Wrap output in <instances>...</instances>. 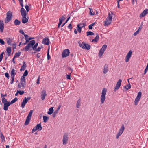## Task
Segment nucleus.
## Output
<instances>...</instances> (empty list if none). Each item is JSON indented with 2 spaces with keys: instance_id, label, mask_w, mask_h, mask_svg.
<instances>
[{
  "instance_id": "nucleus-1",
  "label": "nucleus",
  "mask_w": 148,
  "mask_h": 148,
  "mask_svg": "<svg viewBox=\"0 0 148 148\" xmlns=\"http://www.w3.org/2000/svg\"><path fill=\"white\" fill-rule=\"evenodd\" d=\"M26 86V82L25 80V77H21L20 79V83L18 84V88L20 90H22Z\"/></svg>"
},
{
  "instance_id": "nucleus-2",
  "label": "nucleus",
  "mask_w": 148,
  "mask_h": 148,
  "mask_svg": "<svg viewBox=\"0 0 148 148\" xmlns=\"http://www.w3.org/2000/svg\"><path fill=\"white\" fill-rule=\"evenodd\" d=\"M13 17L12 13L10 11H8L6 13V17L4 20L5 23H9L12 19Z\"/></svg>"
},
{
  "instance_id": "nucleus-3",
  "label": "nucleus",
  "mask_w": 148,
  "mask_h": 148,
  "mask_svg": "<svg viewBox=\"0 0 148 148\" xmlns=\"http://www.w3.org/2000/svg\"><path fill=\"white\" fill-rule=\"evenodd\" d=\"M106 89L105 88H103L102 90L101 95L100 98V101L101 104L103 103L105 100V95L106 93Z\"/></svg>"
},
{
  "instance_id": "nucleus-4",
  "label": "nucleus",
  "mask_w": 148,
  "mask_h": 148,
  "mask_svg": "<svg viewBox=\"0 0 148 148\" xmlns=\"http://www.w3.org/2000/svg\"><path fill=\"white\" fill-rule=\"evenodd\" d=\"M112 19V16L111 15L110 13H108V15L106 20L104 21V25L108 26L110 24Z\"/></svg>"
},
{
  "instance_id": "nucleus-5",
  "label": "nucleus",
  "mask_w": 148,
  "mask_h": 148,
  "mask_svg": "<svg viewBox=\"0 0 148 148\" xmlns=\"http://www.w3.org/2000/svg\"><path fill=\"white\" fill-rule=\"evenodd\" d=\"M35 43V41L34 40L30 41L29 43L23 49V50L25 51H28L29 49L31 47H32V46H33Z\"/></svg>"
},
{
  "instance_id": "nucleus-6",
  "label": "nucleus",
  "mask_w": 148,
  "mask_h": 148,
  "mask_svg": "<svg viewBox=\"0 0 148 148\" xmlns=\"http://www.w3.org/2000/svg\"><path fill=\"white\" fill-rule=\"evenodd\" d=\"M32 113L33 111L32 110H31L26 119L25 122V125H27L29 123Z\"/></svg>"
},
{
  "instance_id": "nucleus-7",
  "label": "nucleus",
  "mask_w": 148,
  "mask_h": 148,
  "mask_svg": "<svg viewBox=\"0 0 148 148\" xmlns=\"http://www.w3.org/2000/svg\"><path fill=\"white\" fill-rule=\"evenodd\" d=\"M142 93L141 92H139L138 93V95L135 98L134 101V104L136 106L138 105V102L139 101L141 97Z\"/></svg>"
},
{
  "instance_id": "nucleus-8",
  "label": "nucleus",
  "mask_w": 148,
  "mask_h": 148,
  "mask_svg": "<svg viewBox=\"0 0 148 148\" xmlns=\"http://www.w3.org/2000/svg\"><path fill=\"white\" fill-rule=\"evenodd\" d=\"M124 130V125H122L121 128L119 129L118 133L116 135V138L117 139H118L119 138V136L121 135V134L123 133Z\"/></svg>"
},
{
  "instance_id": "nucleus-9",
  "label": "nucleus",
  "mask_w": 148,
  "mask_h": 148,
  "mask_svg": "<svg viewBox=\"0 0 148 148\" xmlns=\"http://www.w3.org/2000/svg\"><path fill=\"white\" fill-rule=\"evenodd\" d=\"M70 53L69 50L68 49H66L63 50L62 53V58L66 57L69 56Z\"/></svg>"
},
{
  "instance_id": "nucleus-10",
  "label": "nucleus",
  "mask_w": 148,
  "mask_h": 148,
  "mask_svg": "<svg viewBox=\"0 0 148 148\" xmlns=\"http://www.w3.org/2000/svg\"><path fill=\"white\" fill-rule=\"evenodd\" d=\"M15 70L14 69L12 70L11 72V77L12 79L10 84H13L14 80L15 75L16 74V73L15 72Z\"/></svg>"
},
{
  "instance_id": "nucleus-11",
  "label": "nucleus",
  "mask_w": 148,
  "mask_h": 148,
  "mask_svg": "<svg viewBox=\"0 0 148 148\" xmlns=\"http://www.w3.org/2000/svg\"><path fill=\"white\" fill-rule=\"evenodd\" d=\"M68 139V137L67 134H64L62 140L63 145H66L67 143Z\"/></svg>"
},
{
  "instance_id": "nucleus-12",
  "label": "nucleus",
  "mask_w": 148,
  "mask_h": 148,
  "mask_svg": "<svg viewBox=\"0 0 148 148\" xmlns=\"http://www.w3.org/2000/svg\"><path fill=\"white\" fill-rule=\"evenodd\" d=\"M122 82V80L121 79H119L117 82V84L116 85L115 87L114 88V91L115 92L116 90H118L120 88L121 82Z\"/></svg>"
},
{
  "instance_id": "nucleus-13",
  "label": "nucleus",
  "mask_w": 148,
  "mask_h": 148,
  "mask_svg": "<svg viewBox=\"0 0 148 148\" xmlns=\"http://www.w3.org/2000/svg\"><path fill=\"white\" fill-rule=\"evenodd\" d=\"M80 47H81L82 48H84L87 50L89 49L90 48V45L88 44H86L83 42L82 43L80 46Z\"/></svg>"
},
{
  "instance_id": "nucleus-14",
  "label": "nucleus",
  "mask_w": 148,
  "mask_h": 148,
  "mask_svg": "<svg viewBox=\"0 0 148 148\" xmlns=\"http://www.w3.org/2000/svg\"><path fill=\"white\" fill-rule=\"evenodd\" d=\"M148 14V9H145L140 14L139 17H144L147 14Z\"/></svg>"
},
{
  "instance_id": "nucleus-15",
  "label": "nucleus",
  "mask_w": 148,
  "mask_h": 148,
  "mask_svg": "<svg viewBox=\"0 0 148 148\" xmlns=\"http://www.w3.org/2000/svg\"><path fill=\"white\" fill-rule=\"evenodd\" d=\"M47 95V94L45 90H43L41 92V99L42 100H44L45 99Z\"/></svg>"
},
{
  "instance_id": "nucleus-16",
  "label": "nucleus",
  "mask_w": 148,
  "mask_h": 148,
  "mask_svg": "<svg viewBox=\"0 0 148 148\" xmlns=\"http://www.w3.org/2000/svg\"><path fill=\"white\" fill-rule=\"evenodd\" d=\"M11 104L10 102H8L5 103H4L3 109L5 110L6 111L8 110V107Z\"/></svg>"
},
{
  "instance_id": "nucleus-17",
  "label": "nucleus",
  "mask_w": 148,
  "mask_h": 148,
  "mask_svg": "<svg viewBox=\"0 0 148 148\" xmlns=\"http://www.w3.org/2000/svg\"><path fill=\"white\" fill-rule=\"evenodd\" d=\"M42 43L45 45H48L49 43V40L48 38H45L43 39Z\"/></svg>"
},
{
  "instance_id": "nucleus-18",
  "label": "nucleus",
  "mask_w": 148,
  "mask_h": 148,
  "mask_svg": "<svg viewBox=\"0 0 148 148\" xmlns=\"http://www.w3.org/2000/svg\"><path fill=\"white\" fill-rule=\"evenodd\" d=\"M21 12L22 16H26L27 13L26 11L23 7H22L21 9Z\"/></svg>"
},
{
  "instance_id": "nucleus-19",
  "label": "nucleus",
  "mask_w": 148,
  "mask_h": 148,
  "mask_svg": "<svg viewBox=\"0 0 148 148\" xmlns=\"http://www.w3.org/2000/svg\"><path fill=\"white\" fill-rule=\"evenodd\" d=\"M27 100L26 99V97H25V98L23 100V101H22L21 104V107L23 108H24L25 104L27 103Z\"/></svg>"
},
{
  "instance_id": "nucleus-20",
  "label": "nucleus",
  "mask_w": 148,
  "mask_h": 148,
  "mask_svg": "<svg viewBox=\"0 0 148 148\" xmlns=\"http://www.w3.org/2000/svg\"><path fill=\"white\" fill-rule=\"evenodd\" d=\"M4 29V24L2 21L0 20V29L1 32H2Z\"/></svg>"
},
{
  "instance_id": "nucleus-21",
  "label": "nucleus",
  "mask_w": 148,
  "mask_h": 148,
  "mask_svg": "<svg viewBox=\"0 0 148 148\" xmlns=\"http://www.w3.org/2000/svg\"><path fill=\"white\" fill-rule=\"evenodd\" d=\"M22 21L23 23H25L28 22V20L27 18H26V16H22Z\"/></svg>"
},
{
  "instance_id": "nucleus-22",
  "label": "nucleus",
  "mask_w": 148,
  "mask_h": 148,
  "mask_svg": "<svg viewBox=\"0 0 148 148\" xmlns=\"http://www.w3.org/2000/svg\"><path fill=\"white\" fill-rule=\"evenodd\" d=\"M108 71V66L106 64H105L103 69V73L104 74H106Z\"/></svg>"
},
{
  "instance_id": "nucleus-23",
  "label": "nucleus",
  "mask_w": 148,
  "mask_h": 148,
  "mask_svg": "<svg viewBox=\"0 0 148 148\" xmlns=\"http://www.w3.org/2000/svg\"><path fill=\"white\" fill-rule=\"evenodd\" d=\"M53 107H51L49 110V111L48 112V114L49 115L51 114L53 112Z\"/></svg>"
},
{
  "instance_id": "nucleus-24",
  "label": "nucleus",
  "mask_w": 148,
  "mask_h": 148,
  "mask_svg": "<svg viewBox=\"0 0 148 148\" xmlns=\"http://www.w3.org/2000/svg\"><path fill=\"white\" fill-rule=\"evenodd\" d=\"M37 128V130L38 131L41 130L42 128V127L41 126V125L40 124V123L39 124H38L36 126Z\"/></svg>"
},
{
  "instance_id": "nucleus-25",
  "label": "nucleus",
  "mask_w": 148,
  "mask_h": 148,
  "mask_svg": "<svg viewBox=\"0 0 148 148\" xmlns=\"http://www.w3.org/2000/svg\"><path fill=\"white\" fill-rule=\"evenodd\" d=\"M99 38V37L98 34H97V36L95 38L92 40V42H97Z\"/></svg>"
},
{
  "instance_id": "nucleus-26",
  "label": "nucleus",
  "mask_w": 148,
  "mask_h": 148,
  "mask_svg": "<svg viewBox=\"0 0 148 148\" xmlns=\"http://www.w3.org/2000/svg\"><path fill=\"white\" fill-rule=\"evenodd\" d=\"M21 23V22L20 21L18 20V19H15L14 21V25H18Z\"/></svg>"
},
{
  "instance_id": "nucleus-27",
  "label": "nucleus",
  "mask_w": 148,
  "mask_h": 148,
  "mask_svg": "<svg viewBox=\"0 0 148 148\" xmlns=\"http://www.w3.org/2000/svg\"><path fill=\"white\" fill-rule=\"evenodd\" d=\"M25 64L24 62H23V64L22 66L21 69H20V71H23L25 69V67H26L25 66Z\"/></svg>"
},
{
  "instance_id": "nucleus-28",
  "label": "nucleus",
  "mask_w": 148,
  "mask_h": 148,
  "mask_svg": "<svg viewBox=\"0 0 148 148\" xmlns=\"http://www.w3.org/2000/svg\"><path fill=\"white\" fill-rule=\"evenodd\" d=\"M130 59V51L128 52L126 57L125 61L126 62H128Z\"/></svg>"
},
{
  "instance_id": "nucleus-29",
  "label": "nucleus",
  "mask_w": 148,
  "mask_h": 148,
  "mask_svg": "<svg viewBox=\"0 0 148 148\" xmlns=\"http://www.w3.org/2000/svg\"><path fill=\"white\" fill-rule=\"evenodd\" d=\"M81 101L80 99H79L77 101L76 104V107L77 108H79L80 106Z\"/></svg>"
},
{
  "instance_id": "nucleus-30",
  "label": "nucleus",
  "mask_w": 148,
  "mask_h": 148,
  "mask_svg": "<svg viewBox=\"0 0 148 148\" xmlns=\"http://www.w3.org/2000/svg\"><path fill=\"white\" fill-rule=\"evenodd\" d=\"M49 119V118L46 116H43V121L45 123H46L47 121Z\"/></svg>"
},
{
  "instance_id": "nucleus-31",
  "label": "nucleus",
  "mask_w": 148,
  "mask_h": 148,
  "mask_svg": "<svg viewBox=\"0 0 148 148\" xmlns=\"http://www.w3.org/2000/svg\"><path fill=\"white\" fill-rule=\"evenodd\" d=\"M87 36L89 35H93L94 34L91 31H88L86 32Z\"/></svg>"
},
{
  "instance_id": "nucleus-32",
  "label": "nucleus",
  "mask_w": 148,
  "mask_h": 148,
  "mask_svg": "<svg viewBox=\"0 0 148 148\" xmlns=\"http://www.w3.org/2000/svg\"><path fill=\"white\" fill-rule=\"evenodd\" d=\"M107 47V46L106 45H103L102 47V48L100 49L101 50H103V51H104L106 49Z\"/></svg>"
},
{
  "instance_id": "nucleus-33",
  "label": "nucleus",
  "mask_w": 148,
  "mask_h": 148,
  "mask_svg": "<svg viewBox=\"0 0 148 148\" xmlns=\"http://www.w3.org/2000/svg\"><path fill=\"white\" fill-rule=\"evenodd\" d=\"M9 55H10L11 52V48L10 47L6 49Z\"/></svg>"
},
{
  "instance_id": "nucleus-34",
  "label": "nucleus",
  "mask_w": 148,
  "mask_h": 148,
  "mask_svg": "<svg viewBox=\"0 0 148 148\" xmlns=\"http://www.w3.org/2000/svg\"><path fill=\"white\" fill-rule=\"evenodd\" d=\"M129 80H130V79H127L128 82L129 84H128L127 85L124 87V88H125L126 89V90H127L130 88V82H129Z\"/></svg>"
},
{
  "instance_id": "nucleus-35",
  "label": "nucleus",
  "mask_w": 148,
  "mask_h": 148,
  "mask_svg": "<svg viewBox=\"0 0 148 148\" xmlns=\"http://www.w3.org/2000/svg\"><path fill=\"white\" fill-rule=\"evenodd\" d=\"M104 51H103V50H101V49H100L99 51V57H101V56L103 54V53Z\"/></svg>"
},
{
  "instance_id": "nucleus-36",
  "label": "nucleus",
  "mask_w": 148,
  "mask_h": 148,
  "mask_svg": "<svg viewBox=\"0 0 148 148\" xmlns=\"http://www.w3.org/2000/svg\"><path fill=\"white\" fill-rule=\"evenodd\" d=\"M18 100V99L16 97H15L13 100H12L10 102L11 104H13L14 103Z\"/></svg>"
},
{
  "instance_id": "nucleus-37",
  "label": "nucleus",
  "mask_w": 148,
  "mask_h": 148,
  "mask_svg": "<svg viewBox=\"0 0 148 148\" xmlns=\"http://www.w3.org/2000/svg\"><path fill=\"white\" fill-rule=\"evenodd\" d=\"M21 54V52H18V53H15L14 57V58H15L17 57H19L20 56Z\"/></svg>"
},
{
  "instance_id": "nucleus-38",
  "label": "nucleus",
  "mask_w": 148,
  "mask_h": 148,
  "mask_svg": "<svg viewBox=\"0 0 148 148\" xmlns=\"http://www.w3.org/2000/svg\"><path fill=\"white\" fill-rule=\"evenodd\" d=\"M38 43H37L34 46H32L33 50H35L36 49V48L38 45Z\"/></svg>"
},
{
  "instance_id": "nucleus-39",
  "label": "nucleus",
  "mask_w": 148,
  "mask_h": 148,
  "mask_svg": "<svg viewBox=\"0 0 148 148\" xmlns=\"http://www.w3.org/2000/svg\"><path fill=\"white\" fill-rule=\"evenodd\" d=\"M2 103H4L8 102L7 101V99L4 97L2 98Z\"/></svg>"
},
{
  "instance_id": "nucleus-40",
  "label": "nucleus",
  "mask_w": 148,
  "mask_h": 148,
  "mask_svg": "<svg viewBox=\"0 0 148 148\" xmlns=\"http://www.w3.org/2000/svg\"><path fill=\"white\" fill-rule=\"evenodd\" d=\"M0 137L2 139V142L5 141V137L2 133H0Z\"/></svg>"
},
{
  "instance_id": "nucleus-41",
  "label": "nucleus",
  "mask_w": 148,
  "mask_h": 148,
  "mask_svg": "<svg viewBox=\"0 0 148 148\" xmlns=\"http://www.w3.org/2000/svg\"><path fill=\"white\" fill-rule=\"evenodd\" d=\"M81 27H79V25H78L77 27V29L79 33H81Z\"/></svg>"
},
{
  "instance_id": "nucleus-42",
  "label": "nucleus",
  "mask_w": 148,
  "mask_h": 148,
  "mask_svg": "<svg viewBox=\"0 0 148 148\" xmlns=\"http://www.w3.org/2000/svg\"><path fill=\"white\" fill-rule=\"evenodd\" d=\"M7 43L8 45H12L11 44V40H10V38L8 39L7 40Z\"/></svg>"
},
{
  "instance_id": "nucleus-43",
  "label": "nucleus",
  "mask_w": 148,
  "mask_h": 148,
  "mask_svg": "<svg viewBox=\"0 0 148 148\" xmlns=\"http://www.w3.org/2000/svg\"><path fill=\"white\" fill-rule=\"evenodd\" d=\"M24 36L25 37V39L26 42H28L29 41V40H28V39H29V36L27 35V34L25 35Z\"/></svg>"
},
{
  "instance_id": "nucleus-44",
  "label": "nucleus",
  "mask_w": 148,
  "mask_h": 148,
  "mask_svg": "<svg viewBox=\"0 0 148 148\" xmlns=\"http://www.w3.org/2000/svg\"><path fill=\"white\" fill-rule=\"evenodd\" d=\"M79 27L82 28L83 27H84L85 26V24L84 23H81L79 24Z\"/></svg>"
},
{
  "instance_id": "nucleus-45",
  "label": "nucleus",
  "mask_w": 148,
  "mask_h": 148,
  "mask_svg": "<svg viewBox=\"0 0 148 148\" xmlns=\"http://www.w3.org/2000/svg\"><path fill=\"white\" fill-rule=\"evenodd\" d=\"M89 8L90 9V14L91 15H94L95 13H93V10L90 8Z\"/></svg>"
},
{
  "instance_id": "nucleus-46",
  "label": "nucleus",
  "mask_w": 148,
  "mask_h": 148,
  "mask_svg": "<svg viewBox=\"0 0 148 148\" xmlns=\"http://www.w3.org/2000/svg\"><path fill=\"white\" fill-rule=\"evenodd\" d=\"M28 73L27 71V70H25L23 74V76L22 77H24L25 76H27L28 75Z\"/></svg>"
},
{
  "instance_id": "nucleus-47",
  "label": "nucleus",
  "mask_w": 148,
  "mask_h": 148,
  "mask_svg": "<svg viewBox=\"0 0 148 148\" xmlns=\"http://www.w3.org/2000/svg\"><path fill=\"white\" fill-rule=\"evenodd\" d=\"M19 2V3H20V4L21 5V6L22 7H23V0H18Z\"/></svg>"
},
{
  "instance_id": "nucleus-48",
  "label": "nucleus",
  "mask_w": 148,
  "mask_h": 148,
  "mask_svg": "<svg viewBox=\"0 0 148 148\" xmlns=\"http://www.w3.org/2000/svg\"><path fill=\"white\" fill-rule=\"evenodd\" d=\"M49 48L48 50L47 53V59L48 60H49L51 58L50 56L49 55Z\"/></svg>"
},
{
  "instance_id": "nucleus-49",
  "label": "nucleus",
  "mask_w": 148,
  "mask_h": 148,
  "mask_svg": "<svg viewBox=\"0 0 148 148\" xmlns=\"http://www.w3.org/2000/svg\"><path fill=\"white\" fill-rule=\"evenodd\" d=\"M18 93L20 95H22L24 93V92L23 91L18 90Z\"/></svg>"
},
{
  "instance_id": "nucleus-50",
  "label": "nucleus",
  "mask_w": 148,
  "mask_h": 148,
  "mask_svg": "<svg viewBox=\"0 0 148 148\" xmlns=\"http://www.w3.org/2000/svg\"><path fill=\"white\" fill-rule=\"evenodd\" d=\"M25 8L27 12H28L30 10L29 6L27 5H26L25 6Z\"/></svg>"
},
{
  "instance_id": "nucleus-51",
  "label": "nucleus",
  "mask_w": 148,
  "mask_h": 148,
  "mask_svg": "<svg viewBox=\"0 0 148 148\" xmlns=\"http://www.w3.org/2000/svg\"><path fill=\"white\" fill-rule=\"evenodd\" d=\"M37 130V128L36 127V126L34 127L33 128L32 131V133H33L35 131H36Z\"/></svg>"
},
{
  "instance_id": "nucleus-52",
  "label": "nucleus",
  "mask_w": 148,
  "mask_h": 148,
  "mask_svg": "<svg viewBox=\"0 0 148 148\" xmlns=\"http://www.w3.org/2000/svg\"><path fill=\"white\" fill-rule=\"evenodd\" d=\"M0 43L2 45H3L5 44L4 42L2 39H0Z\"/></svg>"
},
{
  "instance_id": "nucleus-53",
  "label": "nucleus",
  "mask_w": 148,
  "mask_h": 148,
  "mask_svg": "<svg viewBox=\"0 0 148 148\" xmlns=\"http://www.w3.org/2000/svg\"><path fill=\"white\" fill-rule=\"evenodd\" d=\"M67 76L66 77V78L67 79H71V74L69 73V75H66Z\"/></svg>"
},
{
  "instance_id": "nucleus-54",
  "label": "nucleus",
  "mask_w": 148,
  "mask_h": 148,
  "mask_svg": "<svg viewBox=\"0 0 148 148\" xmlns=\"http://www.w3.org/2000/svg\"><path fill=\"white\" fill-rule=\"evenodd\" d=\"M43 47H42V46L41 47H38V49H36L35 50L36 51H37L38 52V51H40V49H41Z\"/></svg>"
},
{
  "instance_id": "nucleus-55",
  "label": "nucleus",
  "mask_w": 148,
  "mask_h": 148,
  "mask_svg": "<svg viewBox=\"0 0 148 148\" xmlns=\"http://www.w3.org/2000/svg\"><path fill=\"white\" fill-rule=\"evenodd\" d=\"M40 79V76H39L38 78V79L37 80L36 83L37 84H39V80Z\"/></svg>"
},
{
  "instance_id": "nucleus-56",
  "label": "nucleus",
  "mask_w": 148,
  "mask_h": 148,
  "mask_svg": "<svg viewBox=\"0 0 148 148\" xmlns=\"http://www.w3.org/2000/svg\"><path fill=\"white\" fill-rule=\"evenodd\" d=\"M5 76L7 77L8 78H9V74L7 73H5Z\"/></svg>"
},
{
  "instance_id": "nucleus-57",
  "label": "nucleus",
  "mask_w": 148,
  "mask_h": 148,
  "mask_svg": "<svg viewBox=\"0 0 148 148\" xmlns=\"http://www.w3.org/2000/svg\"><path fill=\"white\" fill-rule=\"evenodd\" d=\"M19 32L22 34L24 35V36H25V35L24 33L23 30H20L19 31Z\"/></svg>"
},
{
  "instance_id": "nucleus-58",
  "label": "nucleus",
  "mask_w": 148,
  "mask_h": 148,
  "mask_svg": "<svg viewBox=\"0 0 148 148\" xmlns=\"http://www.w3.org/2000/svg\"><path fill=\"white\" fill-rule=\"evenodd\" d=\"M65 16L64 15H63L62 17H61V18H60L62 20V21H64V19H65Z\"/></svg>"
},
{
  "instance_id": "nucleus-59",
  "label": "nucleus",
  "mask_w": 148,
  "mask_h": 148,
  "mask_svg": "<svg viewBox=\"0 0 148 148\" xmlns=\"http://www.w3.org/2000/svg\"><path fill=\"white\" fill-rule=\"evenodd\" d=\"M68 27L71 30L72 28L71 24H69L68 26Z\"/></svg>"
},
{
  "instance_id": "nucleus-60",
  "label": "nucleus",
  "mask_w": 148,
  "mask_h": 148,
  "mask_svg": "<svg viewBox=\"0 0 148 148\" xmlns=\"http://www.w3.org/2000/svg\"><path fill=\"white\" fill-rule=\"evenodd\" d=\"M139 33V32H138V31H136V32L134 34V36H136V35L137 34H138Z\"/></svg>"
},
{
  "instance_id": "nucleus-61",
  "label": "nucleus",
  "mask_w": 148,
  "mask_h": 148,
  "mask_svg": "<svg viewBox=\"0 0 148 148\" xmlns=\"http://www.w3.org/2000/svg\"><path fill=\"white\" fill-rule=\"evenodd\" d=\"M88 28L90 29H92V26L90 25L89 26Z\"/></svg>"
},
{
  "instance_id": "nucleus-62",
  "label": "nucleus",
  "mask_w": 148,
  "mask_h": 148,
  "mask_svg": "<svg viewBox=\"0 0 148 148\" xmlns=\"http://www.w3.org/2000/svg\"><path fill=\"white\" fill-rule=\"evenodd\" d=\"M62 20L61 19V18H60L59 19V24H61L62 23Z\"/></svg>"
},
{
  "instance_id": "nucleus-63",
  "label": "nucleus",
  "mask_w": 148,
  "mask_h": 148,
  "mask_svg": "<svg viewBox=\"0 0 148 148\" xmlns=\"http://www.w3.org/2000/svg\"><path fill=\"white\" fill-rule=\"evenodd\" d=\"M3 56H0V62H1L3 59Z\"/></svg>"
},
{
  "instance_id": "nucleus-64",
  "label": "nucleus",
  "mask_w": 148,
  "mask_h": 148,
  "mask_svg": "<svg viewBox=\"0 0 148 148\" xmlns=\"http://www.w3.org/2000/svg\"><path fill=\"white\" fill-rule=\"evenodd\" d=\"M61 107V105L59 106L57 108V110L58 111L60 110V109Z\"/></svg>"
}]
</instances>
